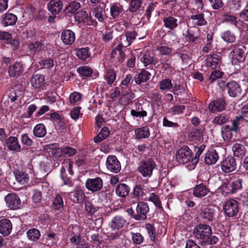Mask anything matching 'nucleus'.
<instances>
[{"label": "nucleus", "mask_w": 248, "mask_h": 248, "mask_svg": "<svg viewBox=\"0 0 248 248\" xmlns=\"http://www.w3.org/2000/svg\"><path fill=\"white\" fill-rule=\"evenodd\" d=\"M244 122V120L240 116H236L232 121L231 129L233 132L237 133L240 131V127Z\"/></svg>", "instance_id": "f704fd0d"}, {"label": "nucleus", "mask_w": 248, "mask_h": 248, "mask_svg": "<svg viewBox=\"0 0 248 248\" xmlns=\"http://www.w3.org/2000/svg\"><path fill=\"white\" fill-rule=\"evenodd\" d=\"M44 47V45L38 41L31 43L28 45L29 51L33 54H37Z\"/></svg>", "instance_id": "c756f323"}, {"label": "nucleus", "mask_w": 248, "mask_h": 248, "mask_svg": "<svg viewBox=\"0 0 248 248\" xmlns=\"http://www.w3.org/2000/svg\"><path fill=\"white\" fill-rule=\"evenodd\" d=\"M209 190L206 186L203 184L197 185L195 187L193 194L196 197H204L207 194Z\"/></svg>", "instance_id": "cd10ccee"}, {"label": "nucleus", "mask_w": 248, "mask_h": 248, "mask_svg": "<svg viewBox=\"0 0 248 248\" xmlns=\"http://www.w3.org/2000/svg\"><path fill=\"white\" fill-rule=\"evenodd\" d=\"M223 75V72L218 70H214L211 73L209 80L211 83H213L216 79L221 78Z\"/></svg>", "instance_id": "4d7b16f0"}, {"label": "nucleus", "mask_w": 248, "mask_h": 248, "mask_svg": "<svg viewBox=\"0 0 248 248\" xmlns=\"http://www.w3.org/2000/svg\"><path fill=\"white\" fill-rule=\"evenodd\" d=\"M15 174L16 181L20 184L24 185L28 182L29 177L25 171L18 170L16 171Z\"/></svg>", "instance_id": "e433bc0d"}, {"label": "nucleus", "mask_w": 248, "mask_h": 248, "mask_svg": "<svg viewBox=\"0 0 248 248\" xmlns=\"http://www.w3.org/2000/svg\"><path fill=\"white\" fill-rule=\"evenodd\" d=\"M12 229L13 225L10 219L4 218L0 220V233L3 236H8Z\"/></svg>", "instance_id": "2eb2a0df"}, {"label": "nucleus", "mask_w": 248, "mask_h": 248, "mask_svg": "<svg viewBox=\"0 0 248 248\" xmlns=\"http://www.w3.org/2000/svg\"><path fill=\"white\" fill-rule=\"evenodd\" d=\"M75 33L70 30H64L62 33L61 39L65 45H72L75 42Z\"/></svg>", "instance_id": "412c9836"}, {"label": "nucleus", "mask_w": 248, "mask_h": 248, "mask_svg": "<svg viewBox=\"0 0 248 248\" xmlns=\"http://www.w3.org/2000/svg\"><path fill=\"white\" fill-rule=\"evenodd\" d=\"M74 196L76 199V202L78 203L82 202L85 197L84 193L80 188L76 189Z\"/></svg>", "instance_id": "052dcab7"}, {"label": "nucleus", "mask_w": 248, "mask_h": 248, "mask_svg": "<svg viewBox=\"0 0 248 248\" xmlns=\"http://www.w3.org/2000/svg\"><path fill=\"white\" fill-rule=\"evenodd\" d=\"M159 87L161 90H169L172 88L171 81L169 78H166L158 82Z\"/></svg>", "instance_id": "a18cd8bd"}, {"label": "nucleus", "mask_w": 248, "mask_h": 248, "mask_svg": "<svg viewBox=\"0 0 248 248\" xmlns=\"http://www.w3.org/2000/svg\"><path fill=\"white\" fill-rule=\"evenodd\" d=\"M52 205L56 209H59L63 207V202L62 197L59 195H56L53 200Z\"/></svg>", "instance_id": "5fc2aeb1"}, {"label": "nucleus", "mask_w": 248, "mask_h": 248, "mask_svg": "<svg viewBox=\"0 0 248 248\" xmlns=\"http://www.w3.org/2000/svg\"><path fill=\"white\" fill-rule=\"evenodd\" d=\"M130 189L128 186L124 184H119L116 188V194L120 197L124 198L129 193Z\"/></svg>", "instance_id": "2f4dec72"}, {"label": "nucleus", "mask_w": 248, "mask_h": 248, "mask_svg": "<svg viewBox=\"0 0 248 248\" xmlns=\"http://www.w3.org/2000/svg\"><path fill=\"white\" fill-rule=\"evenodd\" d=\"M219 60L220 56L218 54L208 55L206 60V65L212 69H215L217 67Z\"/></svg>", "instance_id": "a878e982"}, {"label": "nucleus", "mask_w": 248, "mask_h": 248, "mask_svg": "<svg viewBox=\"0 0 248 248\" xmlns=\"http://www.w3.org/2000/svg\"><path fill=\"white\" fill-rule=\"evenodd\" d=\"M222 170L225 173H229L236 169V161L232 156H229L224 159L220 164Z\"/></svg>", "instance_id": "6e6552de"}, {"label": "nucleus", "mask_w": 248, "mask_h": 248, "mask_svg": "<svg viewBox=\"0 0 248 248\" xmlns=\"http://www.w3.org/2000/svg\"><path fill=\"white\" fill-rule=\"evenodd\" d=\"M202 131L200 129H194L188 133V137L193 141H200L202 137Z\"/></svg>", "instance_id": "72a5a7b5"}, {"label": "nucleus", "mask_w": 248, "mask_h": 248, "mask_svg": "<svg viewBox=\"0 0 248 248\" xmlns=\"http://www.w3.org/2000/svg\"><path fill=\"white\" fill-rule=\"evenodd\" d=\"M216 209L209 207L203 209L201 213L202 218L206 220L207 223L213 222L216 220Z\"/></svg>", "instance_id": "4468645a"}, {"label": "nucleus", "mask_w": 248, "mask_h": 248, "mask_svg": "<svg viewBox=\"0 0 248 248\" xmlns=\"http://www.w3.org/2000/svg\"><path fill=\"white\" fill-rule=\"evenodd\" d=\"M31 83L35 89L43 90L46 85L45 76L39 74L33 76L31 79Z\"/></svg>", "instance_id": "aec40b11"}, {"label": "nucleus", "mask_w": 248, "mask_h": 248, "mask_svg": "<svg viewBox=\"0 0 248 248\" xmlns=\"http://www.w3.org/2000/svg\"><path fill=\"white\" fill-rule=\"evenodd\" d=\"M135 133L137 138L139 139L147 138L150 136V130L147 126L137 128Z\"/></svg>", "instance_id": "c9c22d12"}, {"label": "nucleus", "mask_w": 248, "mask_h": 248, "mask_svg": "<svg viewBox=\"0 0 248 248\" xmlns=\"http://www.w3.org/2000/svg\"><path fill=\"white\" fill-rule=\"evenodd\" d=\"M163 22L164 26L171 30H174L178 26L177 19L171 16L165 17L163 19Z\"/></svg>", "instance_id": "473e14b6"}, {"label": "nucleus", "mask_w": 248, "mask_h": 248, "mask_svg": "<svg viewBox=\"0 0 248 248\" xmlns=\"http://www.w3.org/2000/svg\"><path fill=\"white\" fill-rule=\"evenodd\" d=\"M230 117L225 114H219L212 120V123L218 125H222L229 122Z\"/></svg>", "instance_id": "a19ab883"}, {"label": "nucleus", "mask_w": 248, "mask_h": 248, "mask_svg": "<svg viewBox=\"0 0 248 248\" xmlns=\"http://www.w3.org/2000/svg\"><path fill=\"white\" fill-rule=\"evenodd\" d=\"M218 155L214 149L209 150L206 154L204 157L205 162L208 165H211L216 163L218 159Z\"/></svg>", "instance_id": "393cba45"}, {"label": "nucleus", "mask_w": 248, "mask_h": 248, "mask_svg": "<svg viewBox=\"0 0 248 248\" xmlns=\"http://www.w3.org/2000/svg\"><path fill=\"white\" fill-rule=\"evenodd\" d=\"M226 105L225 99L221 97L211 102L209 105V109L213 113L220 111L225 109Z\"/></svg>", "instance_id": "f3484780"}, {"label": "nucleus", "mask_w": 248, "mask_h": 248, "mask_svg": "<svg viewBox=\"0 0 248 248\" xmlns=\"http://www.w3.org/2000/svg\"><path fill=\"white\" fill-rule=\"evenodd\" d=\"M245 49L246 47L243 45H241L238 47L235 48L231 51L230 55L232 57V62L233 65H237L239 63H243L246 59Z\"/></svg>", "instance_id": "39448f33"}, {"label": "nucleus", "mask_w": 248, "mask_h": 248, "mask_svg": "<svg viewBox=\"0 0 248 248\" xmlns=\"http://www.w3.org/2000/svg\"><path fill=\"white\" fill-rule=\"evenodd\" d=\"M145 229L150 239L154 241L155 238V232L154 225L147 223L145 224Z\"/></svg>", "instance_id": "603ef678"}, {"label": "nucleus", "mask_w": 248, "mask_h": 248, "mask_svg": "<svg viewBox=\"0 0 248 248\" xmlns=\"http://www.w3.org/2000/svg\"><path fill=\"white\" fill-rule=\"evenodd\" d=\"M132 240L134 243L140 245L143 241V237L140 233H132Z\"/></svg>", "instance_id": "338daca9"}, {"label": "nucleus", "mask_w": 248, "mask_h": 248, "mask_svg": "<svg viewBox=\"0 0 248 248\" xmlns=\"http://www.w3.org/2000/svg\"><path fill=\"white\" fill-rule=\"evenodd\" d=\"M75 20L78 23H83L86 25L96 26L97 22L89 16L87 13L84 10H80L75 14Z\"/></svg>", "instance_id": "0eeeda50"}, {"label": "nucleus", "mask_w": 248, "mask_h": 248, "mask_svg": "<svg viewBox=\"0 0 248 248\" xmlns=\"http://www.w3.org/2000/svg\"><path fill=\"white\" fill-rule=\"evenodd\" d=\"M232 151L234 157L242 158L246 152V148L243 145L239 143H235L232 147Z\"/></svg>", "instance_id": "c85d7f7f"}, {"label": "nucleus", "mask_w": 248, "mask_h": 248, "mask_svg": "<svg viewBox=\"0 0 248 248\" xmlns=\"http://www.w3.org/2000/svg\"><path fill=\"white\" fill-rule=\"evenodd\" d=\"M80 7V4L76 1H72L65 9L66 14H74Z\"/></svg>", "instance_id": "c03bdc74"}, {"label": "nucleus", "mask_w": 248, "mask_h": 248, "mask_svg": "<svg viewBox=\"0 0 248 248\" xmlns=\"http://www.w3.org/2000/svg\"><path fill=\"white\" fill-rule=\"evenodd\" d=\"M61 151L62 154L67 155L69 156H73L77 153L76 149L70 147H65L62 148L61 149Z\"/></svg>", "instance_id": "e2e57ef3"}, {"label": "nucleus", "mask_w": 248, "mask_h": 248, "mask_svg": "<svg viewBox=\"0 0 248 248\" xmlns=\"http://www.w3.org/2000/svg\"><path fill=\"white\" fill-rule=\"evenodd\" d=\"M123 13V7L119 4L114 3L110 7V14L113 18H117Z\"/></svg>", "instance_id": "58836bf2"}, {"label": "nucleus", "mask_w": 248, "mask_h": 248, "mask_svg": "<svg viewBox=\"0 0 248 248\" xmlns=\"http://www.w3.org/2000/svg\"><path fill=\"white\" fill-rule=\"evenodd\" d=\"M185 108L184 106H174L170 109V112L173 115L178 114L182 113Z\"/></svg>", "instance_id": "0e129e2a"}, {"label": "nucleus", "mask_w": 248, "mask_h": 248, "mask_svg": "<svg viewBox=\"0 0 248 248\" xmlns=\"http://www.w3.org/2000/svg\"><path fill=\"white\" fill-rule=\"evenodd\" d=\"M149 208L147 203L144 202H138L136 207V214L134 216V219L137 220H144L146 219L147 213Z\"/></svg>", "instance_id": "9b49d317"}, {"label": "nucleus", "mask_w": 248, "mask_h": 248, "mask_svg": "<svg viewBox=\"0 0 248 248\" xmlns=\"http://www.w3.org/2000/svg\"><path fill=\"white\" fill-rule=\"evenodd\" d=\"M151 76V74L146 70L142 69L141 72L136 75L135 77V81L137 84H140L141 83L148 81Z\"/></svg>", "instance_id": "bb28decb"}, {"label": "nucleus", "mask_w": 248, "mask_h": 248, "mask_svg": "<svg viewBox=\"0 0 248 248\" xmlns=\"http://www.w3.org/2000/svg\"><path fill=\"white\" fill-rule=\"evenodd\" d=\"M24 69L21 62H16L10 67L8 72L10 77H18L23 72Z\"/></svg>", "instance_id": "4be33fe9"}, {"label": "nucleus", "mask_w": 248, "mask_h": 248, "mask_svg": "<svg viewBox=\"0 0 248 248\" xmlns=\"http://www.w3.org/2000/svg\"><path fill=\"white\" fill-rule=\"evenodd\" d=\"M77 71L80 76L86 77H91L93 73V70L90 67L85 66L79 67Z\"/></svg>", "instance_id": "de8ad7c7"}, {"label": "nucleus", "mask_w": 248, "mask_h": 248, "mask_svg": "<svg viewBox=\"0 0 248 248\" xmlns=\"http://www.w3.org/2000/svg\"><path fill=\"white\" fill-rule=\"evenodd\" d=\"M218 241V239L216 236H208L206 241H203V246L215 245L217 243Z\"/></svg>", "instance_id": "774afa93"}, {"label": "nucleus", "mask_w": 248, "mask_h": 248, "mask_svg": "<svg viewBox=\"0 0 248 248\" xmlns=\"http://www.w3.org/2000/svg\"><path fill=\"white\" fill-rule=\"evenodd\" d=\"M140 61L145 67L150 65L155 66L158 62V60L154 56V54L149 52H146L141 54Z\"/></svg>", "instance_id": "a211bd4d"}, {"label": "nucleus", "mask_w": 248, "mask_h": 248, "mask_svg": "<svg viewBox=\"0 0 248 248\" xmlns=\"http://www.w3.org/2000/svg\"><path fill=\"white\" fill-rule=\"evenodd\" d=\"M95 17L100 22H103L105 18V11L104 8L100 6L96 7L93 11Z\"/></svg>", "instance_id": "37998d69"}, {"label": "nucleus", "mask_w": 248, "mask_h": 248, "mask_svg": "<svg viewBox=\"0 0 248 248\" xmlns=\"http://www.w3.org/2000/svg\"><path fill=\"white\" fill-rule=\"evenodd\" d=\"M89 50L88 47L78 48L76 50V55L79 59L85 61L90 57Z\"/></svg>", "instance_id": "4c0bfd02"}, {"label": "nucleus", "mask_w": 248, "mask_h": 248, "mask_svg": "<svg viewBox=\"0 0 248 248\" xmlns=\"http://www.w3.org/2000/svg\"><path fill=\"white\" fill-rule=\"evenodd\" d=\"M156 164L153 159L149 158L147 160L141 161L138 170L143 177L149 178L152 175L153 170Z\"/></svg>", "instance_id": "f03ea898"}, {"label": "nucleus", "mask_w": 248, "mask_h": 248, "mask_svg": "<svg viewBox=\"0 0 248 248\" xmlns=\"http://www.w3.org/2000/svg\"><path fill=\"white\" fill-rule=\"evenodd\" d=\"M227 91L231 97H236L241 95L242 90L237 82L231 81L227 83Z\"/></svg>", "instance_id": "dca6fc26"}, {"label": "nucleus", "mask_w": 248, "mask_h": 248, "mask_svg": "<svg viewBox=\"0 0 248 248\" xmlns=\"http://www.w3.org/2000/svg\"><path fill=\"white\" fill-rule=\"evenodd\" d=\"M242 179L240 178L231 179L230 182L226 179L220 186V188L223 189V191L226 190V193H233L242 188Z\"/></svg>", "instance_id": "7ed1b4c3"}, {"label": "nucleus", "mask_w": 248, "mask_h": 248, "mask_svg": "<svg viewBox=\"0 0 248 248\" xmlns=\"http://www.w3.org/2000/svg\"><path fill=\"white\" fill-rule=\"evenodd\" d=\"M213 9L218 10L222 8L224 3L222 0H209Z\"/></svg>", "instance_id": "69168bd1"}, {"label": "nucleus", "mask_w": 248, "mask_h": 248, "mask_svg": "<svg viewBox=\"0 0 248 248\" xmlns=\"http://www.w3.org/2000/svg\"><path fill=\"white\" fill-rule=\"evenodd\" d=\"M141 0H131L129 11L131 12H134L140 9L141 5Z\"/></svg>", "instance_id": "864d4df0"}, {"label": "nucleus", "mask_w": 248, "mask_h": 248, "mask_svg": "<svg viewBox=\"0 0 248 248\" xmlns=\"http://www.w3.org/2000/svg\"><path fill=\"white\" fill-rule=\"evenodd\" d=\"M86 187L93 192L100 190L103 187V181L100 177L89 178L86 182Z\"/></svg>", "instance_id": "9d476101"}, {"label": "nucleus", "mask_w": 248, "mask_h": 248, "mask_svg": "<svg viewBox=\"0 0 248 248\" xmlns=\"http://www.w3.org/2000/svg\"><path fill=\"white\" fill-rule=\"evenodd\" d=\"M149 200L152 202L158 208H162L159 197L158 195H155V193H152L149 198Z\"/></svg>", "instance_id": "bf43d9fd"}, {"label": "nucleus", "mask_w": 248, "mask_h": 248, "mask_svg": "<svg viewBox=\"0 0 248 248\" xmlns=\"http://www.w3.org/2000/svg\"><path fill=\"white\" fill-rule=\"evenodd\" d=\"M46 133L45 126L42 124H37L33 129V134L39 138L44 137Z\"/></svg>", "instance_id": "ea45409f"}, {"label": "nucleus", "mask_w": 248, "mask_h": 248, "mask_svg": "<svg viewBox=\"0 0 248 248\" xmlns=\"http://www.w3.org/2000/svg\"><path fill=\"white\" fill-rule=\"evenodd\" d=\"M106 167L110 172L117 173L121 170V164L115 155H109L107 159Z\"/></svg>", "instance_id": "f8f14e48"}, {"label": "nucleus", "mask_w": 248, "mask_h": 248, "mask_svg": "<svg viewBox=\"0 0 248 248\" xmlns=\"http://www.w3.org/2000/svg\"><path fill=\"white\" fill-rule=\"evenodd\" d=\"M223 210L227 216L234 217L237 215L239 211L238 202L235 200L230 199L224 204Z\"/></svg>", "instance_id": "423d86ee"}, {"label": "nucleus", "mask_w": 248, "mask_h": 248, "mask_svg": "<svg viewBox=\"0 0 248 248\" xmlns=\"http://www.w3.org/2000/svg\"><path fill=\"white\" fill-rule=\"evenodd\" d=\"M5 145L10 151L16 152H19L21 151V145L16 137H9L6 140Z\"/></svg>", "instance_id": "6ab92c4d"}, {"label": "nucleus", "mask_w": 248, "mask_h": 248, "mask_svg": "<svg viewBox=\"0 0 248 248\" xmlns=\"http://www.w3.org/2000/svg\"><path fill=\"white\" fill-rule=\"evenodd\" d=\"M223 40L227 43H233L235 40V37L233 33L230 31H227L223 32L221 35Z\"/></svg>", "instance_id": "8fccbe9b"}, {"label": "nucleus", "mask_w": 248, "mask_h": 248, "mask_svg": "<svg viewBox=\"0 0 248 248\" xmlns=\"http://www.w3.org/2000/svg\"><path fill=\"white\" fill-rule=\"evenodd\" d=\"M191 18L193 20H197L196 24L198 26H201L207 24V22L204 18V14L202 13L193 15L191 16Z\"/></svg>", "instance_id": "09e8293b"}, {"label": "nucleus", "mask_w": 248, "mask_h": 248, "mask_svg": "<svg viewBox=\"0 0 248 248\" xmlns=\"http://www.w3.org/2000/svg\"><path fill=\"white\" fill-rule=\"evenodd\" d=\"M124 47V46L119 43L112 52V53H115L116 50L119 52L118 61L120 63H123L126 59V54L124 51L123 50Z\"/></svg>", "instance_id": "79ce46f5"}, {"label": "nucleus", "mask_w": 248, "mask_h": 248, "mask_svg": "<svg viewBox=\"0 0 248 248\" xmlns=\"http://www.w3.org/2000/svg\"><path fill=\"white\" fill-rule=\"evenodd\" d=\"M62 6V1L60 0H51L47 4V8L53 15H56L61 12Z\"/></svg>", "instance_id": "5701e85b"}, {"label": "nucleus", "mask_w": 248, "mask_h": 248, "mask_svg": "<svg viewBox=\"0 0 248 248\" xmlns=\"http://www.w3.org/2000/svg\"><path fill=\"white\" fill-rule=\"evenodd\" d=\"M157 49L159 51V53L162 55H170L173 50L172 47L165 46H158Z\"/></svg>", "instance_id": "6e6d98bb"}, {"label": "nucleus", "mask_w": 248, "mask_h": 248, "mask_svg": "<svg viewBox=\"0 0 248 248\" xmlns=\"http://www.w3.org/2000/svg\"><path fill=\"white\" fill-rule=\"evenodd\" d=\"M125 222L126 220L123 217L117 216L112 218L109 225L113 230H119L123 227Z\"/></svg>", "instance_id": "b1692460"}, {"label": "nucleus", "mask_w": 248, "mask_h": 248, "mask_svg": "<svg viewBox=\"0 0 248 248\" xmlns=\"http://www.w3.org/2000/svg\"><path fill=\"white\" fill-rule=\"evenodd\" d=\"M7 206L12 210H16L20 208L21 201L19 197L16 194L9 193L5 197Z\"/></svg>", "instance_id": "1a4fd4ad"}, {"label": "nucleus", "mask_w": 248, "mask_h": 248, "mask_svg": "<svg viewBox=\"0 0 248 248\" xmlns=\"http://www.w3.org/2000/svg\"><path fill=\"white\" fill-rule=\"evenodd\" d=\"M192 152L186 146L179 149L176 154V160L180 164H185L191 161Z\"/></svg>", "instance_id": "20e7f679"}, {"label": "nucleus", "mask_w": 248, "mask_h": 248, "mask_svg": "<svg viewBox=\"0 0 248 248\" xmlns=\"http://www.w3.org/2000/svg\"><path fill=\"white\" fill-rule=\"evenodd\" d=\"M138 36L136 31H127L120 37V44L124 47L129 46Z\"/></svg>", "instance_id": "ddd939ff"}, {"label": "nucleus", "mask_w": 248, "mask_h": 248, "mask_svg": "<svg viewBox=\"0 0 248 248\" xmlns=\"http://www.w3.org/2000/svg\"><path fill=\"white\" fill-rule=\"evenodd\" d=\"M21 141L22 144L27 146H31L33 143L32 140L28 136L27 133L23 134L21 135Z\"/></svg>", "instance_id": "13d9d810"}, {"label": "nucleus", "mask_w": 248, "mask_h": 248, "mask_svg": "<svg viewBox=\"0 0 248 248\" xmlns=\"http://www.w3.org/2000/svg\"><path fill=\"white\" fill-rule=\"evenodd\" d=\"M17 19L16 16L12 13H6L4 15L2 21L4 26H12L16 24Z\"/></svg>", "instance_id": "7c9ffc66"}, {"label": "nucleus", "mask_w": 248, "mask_h": 248, "mask_svg": "<svg viewBox=\"0 0 248 248\" xmlns=\"http://www.w3.org/2000/svg\"><path fill=\"white\" fill-rule=\"evenodd\" d=\"M224 20L225 22H229L235 26V27H238V21L236 20L235 16L230 15L224 16Z\"/></svg>", "instance_id": "680f3d73"}, {"label": "nucleus", "mask_w": 248, "mask_h": 248, "mask_svg": "<svg viewBox=\"0 0 248 248\" xmlns=\"http://www.w3.org/2000/svg\"><path fill=\"white\" fill-rule=\"evenodd\" d=\"M212 233L211 227L207 224H200L195 227L193 234L196 239L200 241L201 245H203V241H206L208 236Z\"/></svg>", "instance_id": "f257e3e1"}, {"label": "nucleus", "mask_w": 248, "mask_h": 248, "mask_svg": "<svg viewBox=\"0 0 248 248\" xmlns=\"http://www.w3.org/2000/svg\"><path fill=\"white\" fill-rule=\"evenodd\" d=\"M116 77V73L112 70H108L105 75V78L109 85H111L114 81Z\"/></svg>", "instance_id": "3c124183"}, {"label": "nucleus", "mask_w": 248, "mask_h": 248, "mask_svg": "<svg viewBox=\"0 0 248 248\" xmlns=\"http://www.w3.org/2000/svg\"><path fill=\"white\" fill-rule=\"evenodd\" d=\"M27 233L28 238L33 241L38 240L40 236V231L35 228L30 229Z\"/></svg>", "instance_id": "49530a36"}]
</instances>
